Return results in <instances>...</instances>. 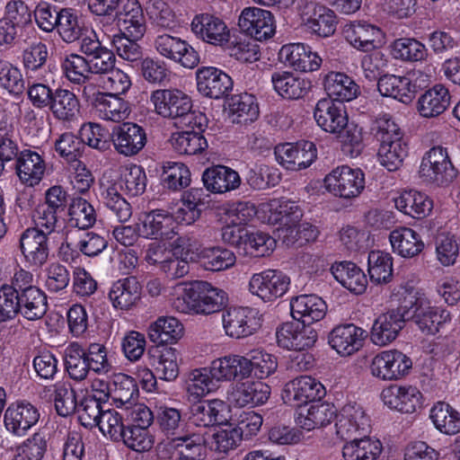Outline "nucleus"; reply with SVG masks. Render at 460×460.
<instances>
[{"label":"nucleus","mask_w":460,"mask_h":460,"mask_svg":"<svg viewBox=\"0 0 460 460\" xmlns=\"http://www.w3.org/2000/svg\"><path fill=\"white\" fill-rule=\"evenodd\" d=\"M343 32L346 40L354 48L364 52L374 50L382 36L378 27L360 22L346 25Z\"/></svg>","instance_id":"34"},{"label":"nucleus","mask_w":460,"mask_h":460,"mask_svg":"<svg viewBox=\"0 0 460 460\" xmlns=\"http://www.w3.org/2000/svg\"><path fill=\"white\" fill-rule=\"evenodd\" d=\"M335 428L336 434L341 439L348 440L367 435L370 430V419L361 405L349 402L341 408Z\"/></svg>","instance_id":"15"},{"label":"nucleus","mask_w":460,"mask_h":460,"mask_svg":"<svg viewBox=\"0 0 460 460\" xmlns=\"http://www.w3.org/2000/svg\"><path fill=\"white\" fill-rule=\"evenodd\" d=\"M15 169L18 177L23 183L33 186L41 180L45 172V163L37 152L25 149L21 151Z\"/></svg>","instance_id":"38"},{"label":"nucleus","mask_w":460,"mask_h":460,"mask_svg":"<svg viewBox=\"0 0 460 460\" xmlns=\"http://www.w3.org/2000/svg\"><path fill=\"white\" fill-rule=\"evenodd\" d=\"M243 364H246V378L254 376L263 379L272 375L277 367L278 362L275 356L264 350L253 349L243 356Z\"/></svg>","instance_id":"44"},{"label":"nucleus","mask_w":460,"mask_h":460,"mask_svg":"<svg viewBox=\"0 0 460 460\" xmlns=\"http://www.w3.org/2000/svg\"><path fill=\"white\" fill-rule=\"evenodd\" d=\"M68 222L71 226L79 229H88L96 221L93 207L82 197L73 198L68 208Z\"/></svg>","instance_id":"58"},{"label":"nucleus","mask_w":460,"mask_h":460,"mask_svg":"<svg viewBox=\"0 0 460 460\" xmlns=\"http://www.w3.org/2000/svg\"><path fill=\"white\" fill-rule=\"evenodd\" d=\"M229 106L234 123L248 124L255 121L259 117V105L256 99L247 93L232 97Z\"/></svg>","instance_id":"53"},{"label":"nucleus","mask_w":460,"mask_h":460,"mask_svg":"<svg viewBox=\"0 0 460 460\" xmlns=\"http://www.w3.org/2000/svg\"><path fill=\"white\" fill-rule=\"evenodd\" d=\"M243 356L228 355L217 358L211 362L210 375L216 382L231 381L246 378V364H243Z\"/></svg>","instance_id":"41"},{"label":"nucleus","mask_w":460,"mask_h":460,"mask_svg":"<svg viewBox=\"0 0 460 460\" xmlns=\"http://www.w3.org/2000/svg\"><path fill=\"white\" fill-rule=\"evenodd\" d=\"M55 31H57L63 41L73 43L83 36L84 24L75 10L61 8V14Z\"/></svg>","instance_id":"56"},{"label":"nucleus","mask_w":460,"mask_h":460,"mask_svg":"<svg viewBox=\"0 0 460 460\" xmlns=\"http://www.w3.org/2000/svg\"><path fill=\"white\" fill-rule=\"evenodd\" d=\"M336 417L333 406L316 401L305 407H299L296 413V424L306 430H312L329 424Z\"/></svg>","instance_id":"32"},{"label":"nucleus","mask_w":460,"mask_h":460,"mask_svg":"<svg viewBox=\"0 0 460 460\" xmlns=\"http://www.w3.org/2000/svg\"><path fill=\"white\" fill-rule=\"evenodd\" d=\"M207 439L204 435L192 433L179 436L160 445V452H174L170 456L179 460H200L205 455Z\"/></svg>","instance_id":"23"},{"label":"nucleus","mask_w":460,"mask_h":460,"mask_svg":"<svg viewBox=\"0 0 460 460\" xmlns=\"http://www.w3.org/2000/svg\"><path fill=\"white\" fill-rule=\"evenodd\" d=\"M201 180L208 191L219 194L234 190L241 184L239 173L224 165L207 168L202 173Z\"/></svg>","instance_id":"30"},{"label":"nucleus","mask_w":460,"mask_h":460,"mask_svg":"<svg viewBox=\"0 0 460 460\" xmlns=\"http://www.w3.org/2000/svg\"><path fill=\"white\" fill-rule=\"evenodd\" d=\"M80 50L87 57L92 75H104L115 67L116 57L108 48L102 46L96 35L84 37Z\"/></svg>","instance_id":"24"},{"label":"nucleus","mask_w":460,"mask_h":460,"mask_svg":"<svg viewBox=\"0 0 460 460\" xmlns=\"http://www.w3.org/2000/svg\"><path fill=\"white\" fill-rule=\"evenodd\" d=\"M236 257L223 246L204 248L199 253V263L206 270L221 271L233 267Z\"/></svg>","instance_id":"51"},{"label":"nucleus","mask_w":460,"mask_h":460,"mask_svg":"<svg viewBox=\"0 0 460 460\" xmlns=\"http://www.w3.org/2000/svg\"><path fill=\"white\" fill-rule=\"evenodd\" d=\"M398 210L413 218H423L429 215L433 208L432 200L424 193L406 190L394 199Z\"/></svg>","instance_id":"40"},{"label":"nucleus","mask_w":460,"mask_h":460,"mask_svg":"<svg viewBox=\"0 0 460 460\" xmlns=\"http://www.w3.org/2000/svg\"><path fill=\"white\" fill-rule=\"evenodd\" d=\"M174 217L164 209H154L144 214L137 225L140 236L151 239L170 240L177 234Z\"/></svg>","instance_id":"17"},{"label":"nucleus","mask_w":460,"mask_h":460,"mask_svg":"<svg viewBox=\"0 0 460 460\" xmlns=\"http://www.w3.org/2000/svg\"><path fill=\"white\" fill-rule=\"evenodd\" d=\"M324 386L310 376H301L286 384L282 398L294 407H305L308 403L321 401L325 395Z\"/></svg>","instance_id":"8"},{"label":"nucleus","mask_w":460,"mask_h":460,"mask_svg":"<svg viewBox=\"0 0 460 460\" xmlns=\"http://www.w3.org/2000/svg\"><path fill=\"white\" fill-rule=\"evenodd\" d=\"M49 110L58 119L71 121L79 113L80 103L74 93L66 89L58 88L54 91Z\"/></svg>","instance_id":"49"},{"label":"nucleus","mask_w":460,"mask_h":460,"mask_svg":"<svg viewBox=\"0 0 460 460\" xmlns=\"http://www.w3.org/2000/svg\"><path fill=\"white\" fill-rule=\"evenodd\" d=\"M279 58L285 65L301 72L317 70L322 62V58L303 43L284 45L279 52Z\"/></svg>","instance_id":"28"},{"label":"nucleus","mask_w":460,"mask_h":460,"mask_svg":"<svg viewBox=\"0 0 460 460\" xmlns=\"http://www.w3.org/2000/svg\"><path fill=\"white\" fill-rule=\"evenodd\" d=\"M62 68L66 78L74 84H84L91 77L88 58L85 56L72 53L65 58L62 62Z\"/></svg>","instance_id":"62"},{"label":"nucleus","mask_w":460,"mask_h":460,"mask_svg":"<svg viewBox=\"0 0 460 460\" xmlns=\"http://www.w3.org/2000/svg\"><path fill=\"white\" fill-rule=\"evenodd\" d=\"M367 332L353 323L334 327L329 334L331 347L342 356H349L363 346Z\"/></svg>","instance_id":"25"},{"label":"nucleus","mask_w":460,"mask_h":460,"mask_svg":"<svg viewBox=\"0 0 460 460\" xmlns=\"http://www.w3.org/2000/svg\"><path fill=\"white\" fill-rule=\"evenodd\" d=\"M111 140L119 155L131 157L144 149L147 137L143 127L133 122H124L113 128Z\"/></svg>","instance_id":"11"},{"label":"nucleus","mask_w":460,"mask_h":460,"mask_svg":"<svg viewBox=\"0 0 460 460\" xmlns=\"http://www.w3.org/2000/svg\"><path fill=\"white\" fill-rule=\"evenodd\" d=\"M217 388V383L208 367L192 370L186 382V391L194 399H199Z\"/></svg>","instance_id":"60"},{"label":"nucleus","mask_w":460,"mask_h":460,"mask_svg":"<svg viewBox=\"0 0 460 460\" xmlns=\"http://www.w3.org/2000/svg\"><path fill=\"white\" fill-rule=\"evenodd\" d=\"M102 198L105 206L113 213L118 221L126 222L131 215L130 204L121 196L117 184L113 183L102 191Z\"/></svg>","instance_id":"63"},{"label":"nucleus","mask_w":460,"mask_h":460,"mask_svg":"<svg viewBox=\"0 0 460 460\" xmlns=\"http://www.w3.org/2000/svg\"><path fill=\"white\" fill-rule=\"evenodd\" d=\"M412 367V360L397 349L385 350L376 355L370 364L371 374L384 381H397L406 376Z\"/></svg>","instance_id":"3"},{"label":"nucleus","mask_w":460,"mask_h":460,"mask_svg":"<svg viewBox=\"0 0 460 460\" xmlns=\"http://www.w3.org/2000/svg\"><path fill=\"white\" fill-rule=\"evenodd\" d=\"M323 86L329 98L342 103L355 99L359 93L358 85L343 73H328L324 76Z\"/></svg>","instance_id":"36"},{"label":"nucleus","mask_w":460,"mask_h":460,"mask_svg":"<svg viewBox=\"0 0 460 460\" xmlns=\"http://www.w3.org/2000/svg\"><path fill=\"white\" fill-rule=\"evenodd\" d=\"M272 217L275 223L279 224L278 231L283 234V238H288L296 230V225L303 217L301 208L291 200H280L275 208H272Z\"/></svg>","instance_id":"43"},{"label":"nucleus","mask_w":460,"mask_h":460,"mask_svg":"<svg viewBox=\"0 0 460 460\" xmlns=\"http://www.w3.org/2000/svg\"><path fill=\"white\" fill-rule=\"evenodd\" d=\"M385 405L403 413H412L421 405V393L412 385H392L381 393Z\"/></svg>","instance_id":"27"},{"label":"nucleus","mask_w":460,"mask_h":460,"mask_svg":"<svg viewBox=\"0 0 460 460\" xmlns=\"http://www.w3.org/2000/svg\"><path fill=\"white\" fill-rule=\"evenodd\" d=\"M222 323L227 336L242 339L252 335L261 326L257 312L251 307H231L222 314Z\"/></svg>","instance_id":"12"},{"label":"nucleus","mask_w":460,"mask_h":460,"mask_svg":"<svg viewBox=\"0 0 460 460\" xmlns=\"http://www.w3.org/2000/svg\"><path fill=\"white\" fill-rule=\"evenodd\" d=\"M198 92L208 98L218 100L226 97L233 89L232 78L215 66H201L196 71Z\"/></svg>","instance_id":"16"},{"label":"nucleus","mask_w":460,"mask_h":460,"mask_svg":"<svg viewBox=\"0 0 460 460\" xmlns=\"http://www.w3.org/2000/svg\"><path fill=\"white\" fill-rule=\"evenodd\" d=\"M270 394V387L262 382H240L232 386L227 399L236 407H254L265 403Z\"/></svg>","instance_id":"26"},{"label":"nucleus","mask_w":460,"mask_h":460,"mask_svg":"<svg viewBox=\"0 0 460 460\" xmlns=\"http://www.w3.org/2000/svg\"><path fill=\"white\" fill-rule=\"evenodd\" d=\"M349 440L342 448L345 460H376L381 453V443L367 435H363L361 438L356 436Z\"/></svg>","instance_id":"46"},{"label":"nucleus","mask_w":460,"mask_h":460,"mask_svg":"<svg viewBox=\"0 0 460 460\" xmlns=\"http://www.w3.org/2000/svg\"><path fill=\"white\" fill-rule=\"evenodd\" d=\"M84 349L77 342L71 343L65 350V367L68 376L76 381L84 380L90 370Z\"/></svg>","instance_id":"54"},{"label":"nucleus","mask_w":460,"mask_h":460,"mask_svg":"<svg viewBox=\"0 0 460 460\" xmlns=\"http://www.w3.org/2000/svg\"><path fill=\"white\" fill-rule=\"evenodd\" d=\"M430 419L435 427L445 434H456L460 431V413L447 403L435 404L430 411Z\"/></svg>","instance_id":"55"},{"label":"nucleus","mask_w":460,"mask_h":460,"mask_svg":"<svg viewBox=\"0 0 460 460\" xmlns=\"http://www.w3.org/2000/svg\"><path fill=\"white\" fill-rule=\"evenodd\" d=\"M450 102L448 89L442 84H436L419 97L417 111L423 118H436L445 112Z\"/></svg>","instance_id":"33"},{"label":"nucleus","mask_w":460,"mask_h":460,"mask_svg":"<svg viewBox=\"0 0 460 460\" xmlns=\"http://www.w3.org/2000/svg\"><path fill=\"white\" fill-rule=\"evenodd\" d=\"M405 306L402 302L394 309L381 314L374 321L370 339L377 346H385L394 341L407 322L405 318Z\"/></svg>","instance_id":"9"},{"label":"nucleus","mask_w":460,"mask_h":460,"mask_svg":"<svg viewBox=\"0 0 460 460\" xmlns=\"http://www.w3.org/2000/svg\"><path fill=\"white\" fill-rule=\"evenodd\" d=\"M408 144L403 138L389 140V142L380 144L377 156L382 166L389 172H394L402 165L408 155Z\"/></svg>","instance_id":"50"},{"label":"nucleus","mask_w":460,"mask_h":460,"mask_svg":"<svg viewBox=\"0 0 460 460\" xmlns=\"http://www.w3.org/2000/svg\"><path fill=\"white\" fill-rule=\"evenodd\" d=\"M276 336L279 347L294 350L311 349L318 339L317 331L312 325L298 321L284 323Z\"/></svg>","instance_id":"13"},{"label":"nucleus","mask_w":460,"mask_h":460,"mask_svg":"<svg viewBox=\"0 0 460 460\" xmlns=\"http://www.w3.org/2000/svg\"><path fill=\"white\" fill-rule=\"evenodd\" d=\"M19 243L22 253L31 267L40 268L48 261L49 237L43 230L27 228L21 234Z\"/></svg>","instance_id":"19"},{"label":"nucleus","mask_w":460,"mask_h":460,"mask_svg":"<svg viewBox=\"0 0 460 460\" xmlns=\"http://www.w3.org/2000/svg\"><path fill=\"white\" fill-rule=\"evenodd\" d=\"M95 111L102 119L115 122L124 120L130 112L128 102L116 93H106Z\"/></svg>","instance_id":"59"},{"label":"nucleus","mask_w":460,"mask_h":460,"mask_svg":"<svg viewBox=\"0 0 460 460\" xmlns=\"http://www.w3.org/2000/svg\"><path fill=\"white\" fill-rule=\"evenodd\" d=\"M47 447L46 435L36 432L16 447L14 460H41Z\"/></svg>","instance_id":"64"},{"label":"nucleus","mask_w":460,"mask_h":460,"mask_svg":"<svg viewBox=\"0 0 460 460\" xmlns=\"http://www.w3.org/2000/svg\"><path fill=\"white\" fill-rule=\"evenodd\" d=\"M238 25L247 35L259 41L271 38L276 29L272 13L257 7L244 8Z\"/></svg>","instance_id":"18"},{"label":"nucleus","mask_w":460,"mask_h":460,"mask_svg":"<svg viewBox=\"0 0 460 460\" xmlns=\"http://www.w3.org/2000/svg\"><path fill=\"white\" fill-rule=\"evenodd\" d=\"M332 273L344 288L356 295L363 294L367 286L364 271L351 261H341L332 266Z\"/></svg>","instance_id":"37"},{"label":"nucleus","mask_w":460,"mask_h":460,"mask_svg":"<svg viewBox=\"0 0 460 460\" xmlns=\"http://www.w3.org/2000/svg\"><path fill=\"white\" fill-rule=\"evenodd\" d=\"M191 31L197 38L216 46H222L230 37L225 22L207 13L195 15L191 22Z\"/></svg>","instance_id":"22"},{"label":"nucleus","mask_w":460,"mask_h":460,"mask_svg":"<svg viewBox=\"0 0 460 460\" xmlns=\"http://www.w3.org/2000/svg\"><path fill=\"white\" fill-rule=\"evenodd\" d=\"M40 419V412L32 403L22 401L11 403L4 411L6 429L15 436L22 437Z\"/></svg>","instance_id":"20"},{"label":"nucleus","mask_w":460,"mask_h":460,"mask_svg":"<svg viewBox=\"0 0 460 460\" xmlns=\"http://www.w3.org/2000/svg\"><path fill=\"white\" fill-rule=\"evenodd\" d=\"M405 318L413 320L420 330L426 334H435L441 324L449 319V313L446 310L425 305L422 300L415 296L404 297Z\"/></svg>","instance_id":"4"},{"label":"nucleus","mask_w":460,"mask_h":460,"mask_svg":"<svg viewBox=\"0 0 460 460\" xmlns=\"http://www.w3.org/2000/svg\"><path fill=\"white\" fill-rule=\"evenodd\" d=\"M226 403L218 399L199 401L190 406V420L198 427L210 428L226 421Z\"/></svg>","instance_id":"31"},{"label":"nucleus","mask_w":460,"mask_h":460,"mask_svg":"<svg viewBox=\"0 0 460 460\" xmlns=\"http://www.w3.org/2000/svg\"><path fill=\"white\" fill-rule=\"evenodd\" d=\"M275 91L286 99L303 98L312 87L311 81L289 72H275L271 75Z\"/></svg>","instance_id":"39"},{"label":"nucleus","mask_w":460,"mask_h":460,"mask_svg":"<svg viewBox=\"0 0 460 460\" xmlns=\"http://www.w3.org/2000/svg\"><path fill=\"white\" fill-rule=\"evenodd\" d=\"M276 160L287 170L301 171L317 157L316 146L311 141L279 144L274 148Z\"/></svg>","instance_id":"7"},{"label":"nucleus","mask_w":460,"mask_h":460,"mask_svg":"<svg viewBox=\"0 0 460 460\" xmlns=\"http://www.w3.org/2000/svg\"><path fill=\"white\" fill-rule=\"evenodd\" d=\"M141 286L136 277H127L113 283L109 297L114 307L128 310L140 299Z\"/></svg>","instance_id":"35"},{"label":"nucleus","mask_w":460,"mask_h":460,"mask_svg":"<svg viewBox=\"0 0 460 460\" xmlns=\"http://www.w3.org/2000/svg\"><path fill=\"white\" fill-rule=\"evenodd\" d=\"M389 239L394 251L405 258H412L418 255L424 247L420 234L409 227H400L393 230Z\"/></svg>","instance_id":"42"},{"label":"nucleus","mask_w":460,"mask_h":460,"mask_svg":"<svg viewBox=\"0 0 460 460\" xmlns=\"http://www.w3.org/2000/svg\"><path fill=\"white\" fill-rule=\"evenodd\" d=\"M419 173L424 181L438 186L447 185L456 177L455 168H447V166L434 163L425 157L422 158Z\"/></svg>","instance_id":"61"},{"label":"nucleus","mask_w":460,"mask_h":460,"mask_svg":"<svg viewBox=\"0 0 460 460\" xmlns=\"http://www.w3.org/2000/svg\"><path fill=\"white\" fill-rule=\"evenodd\" d=\"M290 308L293 318L307 325L322 320L327 311L325 302L316 295H301L292 298Z\"/></svg>","instance_id":"29"},{"label":"nucleus","mask_w":460,"mask_h":460,"mask_svg":"<svg viewBox=\"0 0 460 460\" xmlns=\"http://www.w3.org/2000/svg\"><path fill=\"white\" fill-rule=\"evenodd\" d=\"M368 274L376 284L388 283L393 277V258L389 253L372 251L368 254Z\"/></svg>","instance_id":"57"},{"label":"nucleus","mask_w":460,"mask_h":460,"mask_svg":"<svg viewBox=\"0 0 460 460\" xmlns=\"http://www.w3.org/2000/svg\"><path fill=\"white\" fill-rule=\"evenodd\" d=\"M177 287L182 293L175 299L174 306L181 313L211 314L226 305V293L207 281L181 282Z\"/></svg>","instance_id":"1"},{"label":"nucleus","mask_w":460,"mask_h":460,"mask_svg":"<svg viewBox=\"0 0 460 460\" xmlns=\"http://www.w3.org/2000/svg\"><path fill=\"white\" fill-rule=\"evenodd\" d=\"M157 53L164 58L194 68L199 63V55L186 40L167 33L158 35L154 42Z\"/></svg>","instance_id":"6"},{"label":"nucleus","mask_w":460,"mask_h":460,"mask_svg":"<svg viewBox=\"0 0 460 460\" xmlns=\"http://www.w3.org/2000/svg\"><path fill=\"white\" fill-rule=\"evenodd\" d=\"M314 118L323 130L333 135L341 134L349 122L345 105L331 98H323L316 102Z\"/></svg>","instance_id":"14"},{"label":"nucleus","mask_w":460,"mask_h":460,"mask_svg":"<svg viewBox=\"0 0 460 460\" xmlns=\"http://www.w3.org/2000/svg\"><path fill=\"white\" fill-rule=\"evenodd\" d=\"M120 33L135 39H142L146 31V18L137 0H120L115 12Z\"/></svg>","instance_id":"21"},{"label":"nucleus","mask_w":460,"mask_h":460,"mask_svg":"<svg viewBox=\"0 0 460 460\" xmlns=\"http://www.w3.org/2000/svg\"><path fill=\"white\" fill-rule=\"evenodd\" d=\"M182 324L174 317H159L150 324L148 337L158 345L176 342L182 336Z\"/></svg>","instance_id":"47"},{"label":"nucleus","mask_w":460,"mask_h":460,"mask_svg":"<svg viewBox=\"0 0 460 460\" xmlns=\"http://www.w3.org/2000/svg\"><path fill=\"white\" fill-rule=\"evenodd\" d=\"M412 85L410 78L394 75H385L378 79L377 89L383 96L392 97L403 103L413 98Z\"/></svg>","instance_id":"45"},{"label":"nucleus","mask_w":460,"mask_h":460,"mask_svg":"<svg viewBox=\"0 0 460 460\" xmlns=\"http://www.w3.org/2000/svg\"><path fill=\"white\" fill-rule=\"evenodd\" d=\"M170 143L173 150L180 155H197L208 147V142L201 132L193 130L172 133Z\"/></svg>","instance_id":"52"},{"label":"nucleus","mask_w":460,"mask_h":460,"mask_svg":"<svg viewBox=\"0 0 460 460\" xmlns=\"http://www.w3.org/2000/svg\"><path fill=\"white\" fill-rule=\"evenodd\" d=\"M326 189L335 196L351 199L358 196L365 188V175L360 169L343 165L333 169L325 176Z\"/></svg>","instance_id":"5"},{"label":"nucleus","mask_w":460,"mask_h":460,"mask_svg":"<svg viewBox=\"0 0 460 460\" xmlns=\"http://www.w3.org/2000/svg\"><path fill=\"white\" fill-rule=\"evenodd\" d=\"M19 304V314L30 321L43 317L48 309L47 296L38 288L22 291Z\"/></svg>","instance_id":"48"},{"label":"nucleus","mask_w":460,"mask_h":460,"mask_svg":"<svg viewBox=\"0 0 460 460\" xmlns=\"http://www.w3.org/2000/svg\"><path fill=\"white\" fill-rule=\"evenodd\" d=\"M150 100L157 114L164 118L179 120V123L201 128L203 115L192 111V102L183 92L177 89H159L152 93Z\"/></svg>","instance_id":"2"},{"label":"nucleus","mask_w":460,"mask_h":460,"mask_svg":"<svg viewBox=\"0 0 460 460\" xmlns=\"http://www.w3.org/2000/svg\"><path fill=\"white\" fill-rule=\"evenodd\" d=\"M289 278L277 270H266L252 276L249 290L263 301H273L281 297L288 289Z\"/></svg>","instance_id":"10"}]
</instances>
